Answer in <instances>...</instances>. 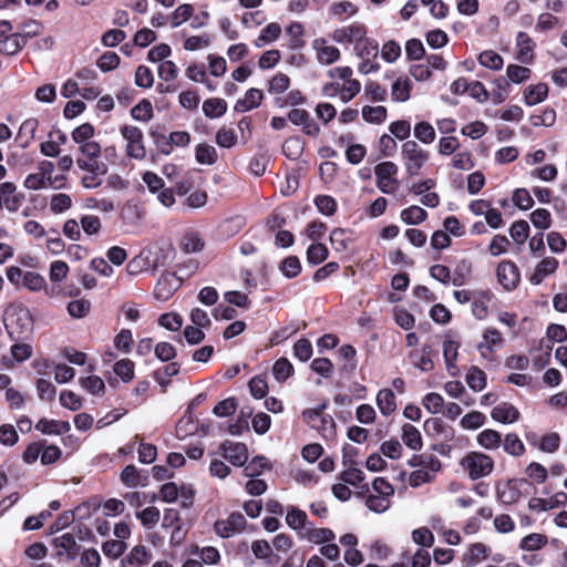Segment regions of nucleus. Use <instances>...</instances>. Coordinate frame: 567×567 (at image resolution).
Returning a JSON list of instances; mask_svg holds the SVG:
<instances>
[{"label":"nucleus","instance_id":"obj_56","mask_svg":"<svg viewBox=\"0 0 567 567\" xmlns=\"http://www.w3.org/2000/svg\"><path fill=\"white\" fill-rule=\"evenodd\" d=\"M136 516L141 519L144 527L152 528L159 520L161 513L158 508L150 506L137 513Z\"/></svg>","mask_w":567,"mask_h":567},{"label":"nucleus","instance_id":"obj_22","mask_svg":"<svg viewBox=\"0 0 567 567\" xmlns=\"http://www.w3.org/2000/svg\"><path fill=\"white\" fill-rule=\"evenodd\" d=\"M377 405L380 412L388 416L396 409L395 395L390 389H382L377 394Z\"/></svg>","mask_w":567,"mask_h":567},{"label":"nucleus","instance_id":"obj_7","mask_svg":"<svg viewBox=\"0 0 567 567\" xmlns=\"http://www.w3.org/2000/svg\"><path fill=\"white\" fill-rule=\"evenodd\" d=\"M182 280L173 272H166L158 279L154 296L157 300L166 301L181 287Z\"/></svg>","mask_w":567,"mask_h":567},{"label":"nucleus","instance_id":"obj_55","mask_svg":"<svg viewBox=\"0 0 567 567\" xmlns=\"http://www.w3.org/2000/svg\"><path fill=\"white\" fill-rule=\"evenodd\" d=\"M530 220L539 229H548L551 226L550 213L545 208L535 209L530 214Z\"/></svg>","mask_w":567,"mask_h":567},{"label":"nucleus","instance_id":"obj_29","mask_svg":"<svg viewBox=\"0 0 567 567\" xmlns=\"http://www.w3.org/2000/svg\"><path fill=\"white\" fill-rule=\"evenodd\" d=\"M150 560V554L144 546H135L123 559V567H141Z\"/></svg>","mask_w":567,"mask_h":567},{"label":"nucleus","instance_id":"obj_57","mask_svg":"<svg viewBox=\"0 0 567 567\" xmlns=\"http://www.w3.org/2000/svg\"><path fill=\"white\" fill-rule=\"evenodd\" d=\"M390 498L382 495H369L365 499L368 508L375 513H384L390 507Z\"/></svg>","mask_w":567,"mask_h":567},{"label":"nucleus","instance_id":"obj_59","mask_svg":"<svg viewBox=\"0 0 567 567\" xmlns=\"http://www.w3.org/2000/svg\"><path fill=\"white\" fill-rule=\"evenodd\" d=\"M328 257V249L322 244H312L307 250V258L310 264L318 265Z\"/></svg>","mask_w":567,"mask_h":567},{"label":"nucleus","instance_id":"obj_62","mask_svg":"<svg viewBox=\"0 0 567 567\" xmlns=\"http://www.w3.org/2000/svg\"><path fill=\"white\" fill-rule=\"evenodd\" d=\"M423 406L432 414H437L443 409V398L439 393L432 392L423 398Z\"/></svg>","mask_w":567,"mask_h":567},{"label":"nucleus","instance_id":"obj_44","mask_svg":"<svg viewBox=\"0 0 567 567\" xmlns=\"http://www.w3.org/2000/svg\"><path fill=\"white\" fill-rule=\"evenodd\" d=\"M362 117L368 123L380 124L386 117V109L384 106H364Z\"/></svg>","mask_w":567,"mask_h":567},{"label":"nucleus","instance_id":"obj_48","mask_svg":"<svg viewBox=\"0 0 567 567\" xmlns=\"http://www.w3.org/2000/svg\"><path fill=\"white\" fill-rule=\"evenodd\" d=\"M47 281L43 276L38 272L27 271L23 275V287L31 291H40L44 289Z\"/></svg>","mask_w":567,"mask_h":567},{"label":"nucleus","instance_id":"obj_20","mask_svg":"<svg viewBox=\"0 0 567 567\" xmlns=\"http://www.w3.org/2000/svg\"><path fill=\"white\" fill-rule=\"evenodd\" d=\"M27 40L22 39L20 33H13L0 40V53L13 55L18 53L24 45Z\"/></svg>","mask_w":567,"mask_h":567},{"label":"nucleus","instance_id":"obj_9","mask_svg":"<svg viewBox=\"0 0 567 567\" xmlns=\"http://www.w3.org/2000/svg\"><path fill=\"white\" fill-rule=\"evenodd\" d=\"M246 519L240 513H233L227 519L215 523V532L223 538H228L245 528Z\"/></svg>","mask_w":567,"mask_h":567},{"label":"nucleus","instance_id":"obj_4","mask_svg":"<svg viewBox=\"0 0 567 567\" xmlns=\"http://www.w3.org/2000/svg\"><path fill=\"white\" fill-rule=\"evenodd\" d=\"M399 167L393 162H382L375 165V185L383 194H394L400 187V182L396 178Z\"/></svg>","mask_w":567,"mask_h":567},{"label":"nucleus","instance_id":"obj_42","mask_svg":"<svg viewBox=\"0 0 567 567\" xmlns=\"http://www.w3.org/2000/svg\"><path fill=\"white\" fill-rule=\"evenodd\" d=\"M292 372L293 367L286 358L278 359L272 367L274 377L279 382L286 381L292 374Z\"/></svg>","mask_w":567,"mask_h":567},{"label":"nucleus","instance_id":"obj_45","mask_svg":"<svg viewBox=\"0 0 567 567\" xmlns=\"http://www.w3.org/2000/svg\"><path fill=\"white\" fill-rule=\"evenodd\" d=\"M113 370L123 382H130L134 378V363L130 359L118 360L114 364Z\"/></svg>","mask_w":567,"mask_h":567},{"label":"nucleus","instance_id":"obj_24","mask_svg":"<svg viewBox=\"0 0 567 567\" xmlns=\"http://www.w3.org/2000/svg\"><path fill=\"white\" fill-rule=\"evenodd\" d=\"M402 441L413 451L422 449V437L420 431L412 424L405 423L402 426Z\"/></svg>","mask_w":567,"mask_h":567},{"label":"nucleus","instance_id":"obj_19","mask_svg":"<svg viewBox=\"0 0 567 567\" xmlns=\"http://www.w3.org/2000/svg\"><path fill=\"white\" fill-rule=\"evenodd\" d=\"M412 83L408 78H398L391 86V97L394 102H405L410 99Z\"/></svg>","mask_w":567,"mask_h":567},{"label":"nucleus","instance_id":"obj_63","mask_svg":"<svg viewBox=\"0 0 567 567\" xmlns=\"http://www.w3.org/2000/svg\"><path fill=\"white\" fill-rule=\"evenodd\" d=\"M293 355L302 362L308 361L312 355V346L308 339H300L293 346Z\"/></svg>","mask_w":567,"mask_h":567},{"label":"nucleus","instance_id":"obj_60","mask_svg":"<svg viewBox=\"0 0 567 567\" xmlns=\"http://www.w3.org/2000/svg\"><path fill=\"white\" fill-rule=\"evenodd\" d=\"M237 142L236 133L233 128L221 127L216 133V143L220 147L230 148Z\"/></svg>","mask_w":567,"mask_h":567},{"label":"nucleus","instance_id":"obj_10","mask_svg":"<svg viewBox=\"0 0 567 567\" xmlns=\"http://www.w3.org/2000/svg\"><path fill=\"white\" fill-rule=\"evenodd\" d=\"M311 45L316 51L317 60L320 64H332L341 56L340 50L334 45L328 44V41L323 38L315 39Z\"/></svg>","mask_w":567,"mask_h":567},{"label":"nucleus","instance_id":"obj_16","mask_svg":"<svg viewBox=\"0 0 567 567\" xmlns=\"http://www.w3.org/2000/svg\"><path fill=\"white\" fill-rule=\"evenodd\" d=\"M492 417L501 423H514L519 417L518 410L511 403L504 402L492 410Z\"/></svg>","mask_w":567,"mask_h":567},{"label":"nucleus","instance_id":"obj_43","mask_svg":"<svg viewBox=\"0 0 567 567\" xmlns=\"http://www.w3.org/2000/svg\"><path fill=\"white\" fill-rule=\"evenodd\" d=\"M279 269L285 277L295 278L301 271V264L298 257L289 256L280 262Z\"/></svg>","mask_w":567,"mask_h":567},{"label":"nucleus","instance_id":"obj_18","mask_svg":"<svg viewBox=\"0 0 567 567\" xmlns=\"http://www.w3.org/2000/svg\"><path fill=\"white\" fill-rule=\"evenodd\" d=\"M264 94L258 89H249L245 97L241 100H238L235 104V111L237 112H247L251 109L258 107L261 104Z\"/></svg>","mask_w":567,"mask_h":567},{"label":"nucleus","instance_id":"obj_30","mask_svg":"<svg viewBox=\"0 0 567 567\" xmlns=\"http://www.w3.org/2000/svg\"><path fill=\"white\" fill-rule=\"evenodd\" d=\"M195 157L199 164L213 165L217 162V151L213 145L202 143L196 146Z\"/></svg>","mask_w":567,"mask_h":567},{"label":"nucleus","instance_id":"obj_35","mask_svg":"<svg viewBox=\"0 0 567 567\" xmlns=\"http://www.w3.org/2000/svg\"><path fill=\"white\" fill-rule=\"evenodd\" d=\"M478 62L484 68H487L493 71H498L504 65L503 58L497 52H495L493 50L483 51L478 55Z\"/></svg>","mask_w":567,"mask_h":567},{"label":"nucleus","instance_id":"obj_36","mask_svg":"<svg viewBox=\"0 0 567 567\" xmlns=\"http://www.w3.org/2000/svg\"><path fill=\"white\" fill-rule=\"evenodd\" d=\"M330 243L332 248L338 251L342 252L349 249V245L351 243V237L347 233V230L342 228H336L330 234Z\"/></svg>","mask_w":567,"mask_h":567},{"label":"nucleus","instance_id":"obj_37","mask_svg":"<svg viewBox=\"0 0 567 567\" xmlns=\"http://www.w3.org/2000/svg\"><path fill=\"white\" fill-rule=\"evenodd\" d=\"M414 137L423 144H431L434 142L436 133L434 127L425 121L419 122L413 130Z\"/></svg>","mask_w":567,"mask_h":567},{"label":"nucleus","instance_id":"obj_31","mask_svg":"<svg viewBox=\"0 0 567 567\" xmlns=\"http://www.w3.org/2000/svg\"><path fill=\"white\" fill-rule=\"evenodd\" d=\"M548 93V86L545 83L530 85L525 90V102L527 105H536L543 102Z\"/></svg>","mask_w":567,"mask_h":567},{"label":"nucleus","instance_id":"obj_8","mask_svg":"<svg viewBox=\"0 0 567 567\" xmlns=\"http://www.w3.org/2000/svg\"><path fill=\"white\" fill-rule=\"evenodd\" d=\"M220 451L234 466H243L248 460V449L244 443L225 441L220 445Z\"/></svg>","mask_w":567,"mask_h":567},{"label":"nucleus","instance_id":"obj_21","mask_svg":"<svg viewBox=\"0 0 567 567\" xmlns=\"http://www.w3.org/2000/svg\"><path fill=\"white\" fill-rule=\"evenodd\" d=\"M307 518V514L303 511L295 506L288 507L286 523L290 528L299 530L300 534L301 532H306V529L308 528Z\"/></svg>","mask_w":567,"mask_h":567},{"label":"nucleus","instance_id":"obj_52","mask_svg":"<svg viewBox=\"0 0 567 567\" xmlns=\"http://www.w3.org/2000/svg\"><path fill=\"white\" fill-rule=\"evenodd\" d=\"M485 415L478 411H472L465 414L461 420V425L465 430H476L485 423Z\"/></svg>","mask_w":567,"mask_h":567},{"label":"nucleus","instance_id":"obj_47","mask_svg":"<svg viewBox=\"0 0 567 567\" xmlns=\"http://www.w3.org/2000/svg\"><path fill=\"white\" fill-rule=\"evenodd\" d=\"M72 206V198L64 193L54 194L50 200V209L54 214H61Z\"/></svg>","mask_w":567,"mask_h":567},{"label":"nucleus","instance_id":"obj_34","mask_svg":"<svg viewBox=\"0 0 567 567\" xmlns=\"http://www.w3.org/2000/svg\"><path fill=\"white\" fill-rule=\"evenodd\" d=\"M281 33V28L278 23H269L261 31L260 35L255 40V45L261 48L268 43L276 41Z\"/></svg>","mask_w":567,"mask_h":567},{"label":"nucleus","instance_id":"obj_54","mask_svg":"<svg viewBox=\"0 0 567 567\" xmlns=\"http://www.w3.org/2000/svg\"><path fill=\"white\" fill-rule=\"evenodd\" d=\"M120 61L121 59L115 52L107 51L99 58L96 65L102 72H109L117 68Z\"/></svg>","mask_w":567,"mask_h":567},{"label":"nucleus","instance_id":"obj_2","mask_svg":"<svg viewBox=\"0 0 567 567\" xmlns=\"http://www.w3.org/2000/svg\"><path fill=\"white\" fill-rule=\"evenodd\" d=\"M327 403L320 404L315 409H307L302 412L305 422L312 429L317 430L322 437L331 440L336 434V423L332 416L323 414Z\"/></svg>","mask_w":567,"mask_h":567},{"label":"nucleus","instance_id":"obj_32","mask_svg":"<svg viewBox=\"0 0 567 567\" xmlns=\"http://www.w3.org/2000/svg\"><path fill=\"white\" fill-rule=\"evenodd\" d=\"M477 443L486 450H496L501 446L502 436L495 430H484L477 436Z\"/></svg>","mask_w":567,"mask_h":567},{"label":"nucleus","instance_id":"obj_14","mask_svg":"<svg viewBox=\"0 0 567 567\" xmlns=\"http://www.w3.org/2000/svg\"><path fill=\"white\" fill-rule=\"evenodd\" d=\"M121 482L130 488L136 486H146L148 484V476L143 475L136 466L126 465L121 473Z\"/></svg>","mask_w":567,"mask_h":567},{"label":"nucleus","instance_id":"obj_3","mask_svg":"<svg viewBox=\"0 0 567 567\" xmlns=\"http://www.w3.org/2000/svg\"><path fill=\"white\" fill-rule=\"evenodd\" d=\"M462 467L468 473L471 480H478L489 475L494 468L491 456L481 452H470L461 461Z\"/></svg>","mask_w":567,"mask_h":567},{"label":"nucleus","instance_id":"obj_58","mask_svg":"<svg viewBox=\"0 0 567 567\" xmlns=\"http://www.w3.org/2000/svg\"><path fill=\"white\" fill-rule=\"evenodd\" d=\"M358 51V55L361 58V60L364 59H372L375 60L379 53V47L377 43L370 41V40H363L359 42L355 47Z\"/></svg>","mask_w":567,"mask_h":567},{"label":"nucleus","instance_id":"obj_39","mask_svg":"<svg viewBox=\"0 0 567 567\" xmlns=\"http://www.w3.org/2000/svg\"><path fill=\"white\" fill-rule=\"evenodd\" d=\"M427 213L420 206H411L401 212V219L408 225H417L424 221Z\"/></svg>","mask_w":567,"mask_h":567},{"label":"nucleus","instance_id":"obj_40","mask_svg":"<svg viewBox=\"0 0 567 567\" xmlns=\"http://www.w3.org/2000/svg\"><path fill=\"white\" fill-rule=\"evenodd\" d=\"M251 550L256 558L268 559L269 564L279 561V556L272 555V549L267 540L259 539L252 543Z\"/></svg>","mask_w":567,"mask_h":567},{"label":"nucleus","instance_id":"obj_5","mask_svg":"<svg viewBox=\"0 0 567 567\" xmlns=\"http://www.w3.org/2000/svg\"><path fill=\"white\" fill-rule=\"evenodd\" d=\"M7 332L11 340L21 341L28 339L32 333L33 322L28 310H19L8 318L6 323Z\"/></svg>","mask_w":567,"mask_h":567},{"label":"nucleus","instance_id":"obj_41","mask_svg":"<svg viewBox=\"0 0 567 567\" xmlns=\"http://www.w3.org/2000/svg\"><path fill=\"white\" fill-rule=\"evenodd\" d=\"M503 447L506 453L513 456H522L525 453L524 443L514 433H508L505 435Z\"/></svg>","mask_w":567,"mask_h":567},{"label":"nucleus","instance_id":"obj_27","mask_svg":"<svg viewBox=\"0 0 567 567\" xmlns=\"http://www.w3.org/2000/svg\"><path fill=\"white\" fill-rule=\"evenodd\" d=\"M121 216L125 224L135 226L142 220L144 210L137 203L128 202L123 206Z\"/></svg>","mask_w":567,"mask_h":567},{"label":"nucleus","instance_id":"obj_38","mask_svg":"<svg viewBox=\"0 0 567 567\" xmlns=\"http://www.w3.org/2000/svg\"><path fill=\"white\" fill-rule=\"evenodd\" d=\"M466 383L473 391H482L486 385V374L477 367H472L466 373Z\"/></svg>","mask_w":567,"mask_h":567},{"label":"nucleus","instance_id":"obj_26","mask_svg":"<svg viewBox=\"0 0 567 567\" xmlns=\"http://www.w3.org/2000/svg\"><path fill=\"white\" fill-rule=\"evenodd\" d=\"M227 111V103L223 99L212 97L203 103V112L209 118L223 116Z\"/></svg>","mask_w":567,"mask_h":567},{"label":"nucleus","instance_id":"obj_23","mask_svg":"<svg viewBox=\"0 0 567 567\" xmlns=\"http://www.w3.org/2000/svg\"><path fill=\"white\" fill-rule=\"evenodd\" d=\"M530 73L532 71L526 66L518 64H509L506 68L507 80L499 79L498 81H504L506 85H508L509 83L519 84L527 81L530 78Z\"/></svg>","mask_w":567,"mask_h":567},{"label":"nucleus","instance_id":"obj_64","mask_svg":"<svg viewBox=\"0 0 567 567\" xmlns=\"http://www.w3.org/2000/svg\"><path fill=\"white\" fill-rule=\"evenodd\" d=\"M153 83L154 76L151 69L145 65H140L135 72V84L140 87L147 89L151 87Z\"/></svg>","mask_w":567,"mask_h":567},{"label":"nucleus","instance_id":"obj_25","mask_svg":"<svg viewBox=\"0 0 567 567\" xmlns=\"http://www.w3.org/2000/svg\"><path fill=\"white\" fill-rule=\"evenodd\" d=\"M430 352L431 349L429 346H424L421 350L412 351L410 354L412 363L424 372L433 370L434 363L430 357Z\"/></svg>","mask_w":567,"mask_h":567},{"label":"nucleus","instance_id":"obj_28","mask_svg":"<svg viewBox=\"0 0 567 567\" xmlns=\"http://www.w3.org/2000/svg\"><path fill=\"white\" fill-rule=\"evenodd\" d=\"M39 122L37 118H27L20 126L18 137L21 140V146L28 147L35 137Z\"/></svg>","mask_w":567,"mask_h":567},{"label":"nucleus","instance_id":"obj_49","mask_svg":"<svg viewBox=\"0 0 567 567\" xmlns=\"http://www.w3.org/2000/svg\"><path fill=\"white\" fill-rule=\"evenodd\" d=\"M90 309L91 303L85 299H76L68 303L69 315L76 319L85 317L89 313Z\"/></svg>","mask_w":567,"mask_h":567},{"label":"nucleus","instance_id":"obj_33","mask_svg":"<svg viewBox=\"0 0 567 567\" xmlns=\"http://www.w3.org/2000/svg\"><path fill=\"white\" fill-rule=\"evenodd\" d=\"M302 537H307L315 544L328 543L334 539V534L329 528H307L306 532H301Z\"/></svg>","mask_w":567,"mask_h":567},{"label":"nucleus","instance_id":"obj_46","mask_svg":"<svg viewBox=\"0 0 567 567\" xmlns=\"http://www.w3.org/2000/svg\"><path fill=\"white\" fill-rule=\"evenodd\" d=\"M131 115L134 120L147 122L153 117V106L147 100H142L131 110Z\"/></svg>","mask_w":567,"mask_h":567},{"label":"nucleus","instance_id":"obj_12","mask_svg":"<svg viewBox=\"0 0 567 567\" xmlns=\"http://www.w3.org/2000/svg\"><path fill=\"white\" fill-rule=\"evenodd\" d=\"M536 44L526 32H518L516 37V60L524 64L534 61V49Z\"/></svg>","mask_w":567,"mask_h":567},{"label":"nucleus","instance_id":"obj_50","mask_svg":"<svg viewBox=\"0 0 567 567\" xmlns=\"http://www.w3.org/2000/svg\"><path fill=\"white\" fill-rule=\"evenodd\" d=\"M190 142V136L187 132L178 131L173 132L169 135V141L167 142V147H163L162 152L164 154H169L172 152L173 146L184 147L187 146Z\"/></svg>","mask_w":567,"mask_h":567},{"label":"nucleus","instance_id":"obj_1","mask_svg":"<svg viewBox=\"0 0 567 567\" xmlns=\"http://www.w3.org/2000/svg\"><path fill=\"white\" fill-rule=\"evenodd\" d=\"M401 158L406 173L416 176L429 161L430 154L415 141H406L401 146Z\"/></svg>","mask_w":567,"mask_h":567},{"label":"nucleus","instance_id":"obj_51","mask_svg":"<svg viewBox=\"0 0 567 567\" xmlns=\"http://www.w3.org/2000/svg\"><path fill=\"white\" fill-rule=\"evenodd\" d=\"M547 544V537L542 534H529L520 542V548L524 550H537Z\"/></svg>","mask_w":567,"mask_h":567},{"label":"nucleus","instance_id":"obj_53","mask_svg":"<svg viewBox=\"0 0 567 567\" xmlns=\"http://www.w3.org/2000/svg\"><path fill=\"white\" fill-rule=\"evenodd\" d=\"M80 383L91 394H102L105 390L104 381L97 375L81 378Z\"/></svg>","mask_w":567,"mask_h":567},{"label":"nucleus","instance_id":"obj_6","mask_svg":"<svg viewBox=\"0 0 567 567\" xmlns=\"http://www.w3.org/2000/svg\"><path fill=\"white\" fill-rule=\"evenodd\" d=\"M121 134L126 141V154L135 159H143L146 155L143 143V132L133 125H124Z\"/></svg>","mask_w":567,"mask_h":567},{"label":"nucleus","instance_id":"obj_61","mask_svg":"<svg viewBox=\"0 0 567 567\" xmlns=\"http://www.w3.org/2000/svg\"><path fill=\"white\" fill-rule=\"evenodd\" d=\"M183 250L187 254L200 251L204 248V241L198 234H187L182 241Z\"/></svg>","mask_w":567,"mask_h":567},{"label":"nucleus","instance_id":"obj_13","mask_svg":"<svg viewBox=\"0 0 567 567\" xmlns=\"http://www.w3.org/2000/svg\"><path fill=\"white\" fill-rule=\"evenodd\" d=\"M460 343L446 336L443 342V357L446 364V370L451 375L458 374V368L456 365V360L458 355Z\"/></svg>","mask_w":567,"mask_h":567},{"label":"nucleus","instance_id":"obj_17","mask_svg":"<svg viewBox=\"0 0 567 567\" xmlns=\"http://www.w3.org/2000/svg\"><path fill=\"white\" fill-rule=\"evenodd\" d=\"M558 267V260L554 257L544 258L537 266L534 274L530 277L533 285H539L543 279L556 271Z\"/></svg>","mask_w":567,"mask_h":567},{"label":"nucleus","instance_id":"obj_15","mask_svg":"<svg viewBox=\"0 0 567 567\" xmlns=\"http://www.w3.org/2000/svg\"><path fill=\"white\" fill-rule=\"evenodd\" d=\"M71 429V425L68 421H58V420H48V419H41L35 424V430L41 432L42 434H64L69 432Z\"/></svg>","mask_w":567,"mask_h":567},{"label":"nucleus","instance_id":"obj_11","mask_svg":"<svg viewBox=\"0 0 567 567\" xmlns=\"http://www.w3.org/2000/svg\"><path fill=\"white\" fill-rule=\"evenodd\" d=\"M497 279L506 290H513L520 279L518 268L509 260L502 261L497 267Z\"/></svg>","mask_w":567,"mask_h":567}]
</instances>
